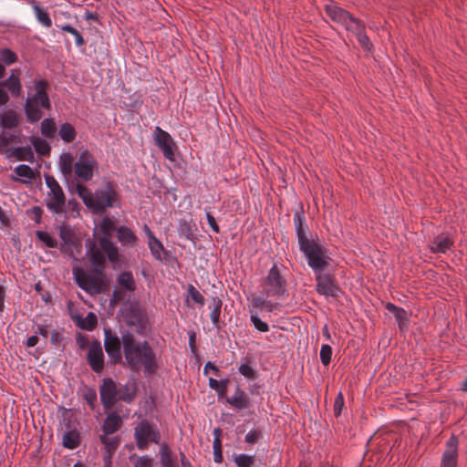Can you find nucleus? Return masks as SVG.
<instances>
[{
	"label": "nucleus",
	"instance_id": "nucleus-1",
	"mask_svg": "<svg viewBox=\"0 0 467 467\" xmlns=\"http://www.w3.org/2000/svg\"><path fill=\"white\" fill-rule=\"evenodd\" d=\"M122 348L125 362L131 370L142 369L148 376L156 373L159 368L157 355L146 339H138L130 331L123 330Z\"/></svg>",
	"mask_w": 467,
	"mask_h": 467
},
{
	"label": "nucleus",
	"instance_id": "nucleus-2",
	"mask_svg": "<svg viewBox=\"0 0 467 467\" xmlns=\"http://www.w3.org/2000/svg\"><path fill=\"white\" fill-rule=\"evenodd\" d=\"M77 194L93 214H103L107 209L120 207L121 201L112 182L102 181L92 192L84 183L77 185Z\"/></svg>",
	"mask_w": 467,
	"mask_h": 467
},
{
	"label": "nucleus",
	"instance_id": "nucleus-3",
	"mask_svg": "<svg viewBox=\"0 0 467 467\" xmlns=\"http://www.w3.org/2000/svg\"><path fill=\"white\" fill-rule=\"evenodd\" d=\"M47 86V80L36 78L32 85L26 87L28 91L23 108L26 121L30 124L38 122L43 118L44 111L51 109Z\"/></svg>",
	"mask_w": 467,
	"mask_h": 467
},
{
	"label": "nucleus",
	"instance_id": "nucleus-4",
	"mask_svg": "<svg viewBox=\"0 0 467 467\" xmlns=\"http://www.w3.org/2000/svg\"><path fill=\"white\" fill-rule=\"evenodd\" d=\"M317 236L297 235L299 249L314 274L325 271L331 261L327 247L315 238Z\"/></svg>",
	"mask_w": 467,
	"mask_h": 467
},
{
	"label": "nucleus",
	"instance_id": "nucleus-5",
	"mask_svg": "<svg viewBox=\"0 0 467 467\" xmlns=\"http://www.w3.org/2000/svg\"><path fill=\"white\" fill-rule=\"evenodd\" d=\"M262 294L266 297L281 298L286 296V280L276 265L268 271L262 281Z\"/></svg>",
	"mask_w": 467,
	"mask_h": 467
},
{
	"label": "nucleus",
	"instance_id": "nucleus-6",
	"mask_svg": "<svg viewBox=\"0 0 467 467\" xmlns=\"http://www.w3.org/2000/svg\"><path fill=\"white\" fill-rule=\"evenodd\" d=\"M134 440L137 448L144 451L148 449L150 443H160L161 433L155 423L141 420L134 428Z\"/></svg>",
	"mask_w": 467,
	"mask_h": 467
},
{
	"label": "nucleus",
	"instance_id": "nucleus-7",
	"mask_svg": "<svg viewBox=\"0 0 467 467\" xmlns=\"http://www.w3.org/2000/svg\"><path fill=\"white\" fill-rule=\"evenodd\" d=\"M98 166V161L88 150L81 151L76 161L73 171L74 179L81 181V183L91 181Z\"/></svg>",
	"mask_w": 467,
	"mask_h": 467
},
{
	"label": "nucleus",
	"instance_id": "nucleus-8",
	"mask_svg": "<svg viewBox=\"0 0 467 467\" xmlns=\"http://www.w3.org/2000/svg\"><path fill=\"white\" fill-rule=\"evenodd\" d=\"M76 161L71 152H62L57 160V171L61 174V180L67 188L68 191H77V185H81L78 182H76L73 176Z\"/></svg>",
	"mask_w": 467,
	"mask_h": 467
},
{
	"label": "nucleus",
	"instance_id": "nucleus-9",
	"mask_svg": "<svg viewBox=\"0 0 467 467\" xmlns=\"http://www.w3.org/2000/svg\"><path fill=\"white\" fill-rule=\"evenodd\" d=\"M122 332L120 337L110 328H104V348L112 365L120 364L123 358Z\"/></svg>",
	"mask_w": 467,
	"mask_h": 467
},
{
	"label": "nucleus",
	"instance_id": "nucleus-10",
	"mask_svg": "<svg viewBox=\"0 0 467 467\" xmlns=\"http://www.w3.org/2000/svg\"><path fill=\"white\" fill-rule=\"evenodd\" d=\"M22 95V83L18 75L11 73L5 79L0 81V107L5 106L10 97L17 99Z\"/></svg>",
	"mask_w": 467,
	"mask_h": 467
},
{
	"label": "nucleus",
	"instance_id": "nucleus-11",
	"mask_svg": "<svg viewBox=\"0 0 467 467\" xmlns=\"http://www.w3.org/2000/svg\"><path fill=\"white\" fill-rule=\"evenodd\" d=\"M152 138L155 145L162 151L164 158L169 161H173L176 146L170 133L163 130L159 126H156L152 133Z\"/></svg>",
	"mask_w": 467,
	"mask_h": 467
},
{
	"label": "nucleus",
	"instance_id": "nucleus-12",
	"mask_svg": "<svg viewBox=\"0 0 467 467\" xmlns=\"http://www.w3.org/2000/svg\"><path fill=\"white\" fill-rule=\"evenodd\" d=\"M39 242L47 247H59L65 252L73 253V247H76L78 242L76 235H36Z\"/></svg>",
	"mask_w": 467,
	"mask_h": 467
},
{
	"label": "nucleus",
	"instance_id": "nucleus-13",
	"mask_svg": "<svg viewBox=\"0 0 467 467\" xmlns=\"http://www.w3.org/2000/svg\"><path fill=\"white\" fill-rule=\"evenodd\" d=\"M119 384L111 378H103L99 386V398L105 410L118 401Z\"/></svg>",
	"mask_w": 467,
	"mask_h": 467
},
{
	"label": "nucleus",
	"instance_id": "nucleus-14",
	"mask_svg": "<svg viewBox=\"0 0 467 467\" xmlns=\"http://www.w3.org/2000/svg\"><path fill=\"white\" fill-rule=\"evenodd\" d=\"M97 236L93 235L92 239L88 238L87 240V254L88 255L94 274L103 275L106 267V258L104 254L96 247Z\"/></svg>",
	"mask_w": 467,
	"mask_h": 467
},
{
	"label": "nucleus",
	"instance_id": "nucleus-15",
	"mask_svg": "<svg viewBox=\"0 0 467 467\" xmlns=\"http://www.w3.org/2000/svg\"><path fill=\"white\" fill-rule=\"evenodd\" d=\"M316 290L325 297H337L341 293L333 277L323 272L315 273Z\"/></svg>",
	"mask_w": 467,
	"mask_h": 467
},
{
	"label": "nucleus",
	"instance_id": "nucleus-16",
	"mask_svg": "<svg viewBox=\"0 0 467 467\" xmlns=\"http://www.w3.org/2000/svg\"><path fill=\"white\" fill-rule=\"evenodd\" d=\"M87 362L97 374H100L104 369L105 356L101 343L98 339L93 340L89 346L87 353Z\"/></svg>",
	"mask_w": 467,
	"mask_h": 467
},
{
	"label": "nucleus",
	"instance_id": "nucleus-17",
	"mask_svg": "<svg viewBox=\"0 0 467 467\" xmlns=\"http://www.w3.org/2000/svg\"><path fill=\"white\" fill-rule=\"evenodd\" d=\"M327 14L334 22L343 26L348 31L352 29L356 22L359 21L349 12L337 5H327Z\"/></svg>",
	"mask_w": 467,
	"mask_h": 467
},
{
	"label": "nucleus",
	"instance_id": "nucleus-18",
	"mask_svg": "<svg viewBox=\"0 0 467 467\" xmlns=\"http://www.w3.org/2000/svg\"><path fill=\"white\" fill-rule=\"evenodd\" d=\"M459 439L452 434L446 441V449L442 453L441 467H457Z\"/></svg>",
	"mask_w": 467,
	"mask_h": 467
},
{
	"label": "nucleus",
	"instance_id": "nucleus-19",
	"mask_svg": "<svg viewBox=\"0 0 467 467\" xmlns=\"http://www.w3.org/2000/svg\"><path fill=\"white\" fill-rule=\"evenodd\" d=\"M66 203V196L62 188H56L48 192L46 197L47 208L52 213H61Z\"/></svg>",
	"mask_w": 467,
	"mask_h": 467
},
{
	"label": "nucleus",
	"instance_id": "nucleus-20",
	"mask_svg": "<svg viewBox=\"0 0 467 467\" xmlns=\"http://www.w3.org/2000/svg\"><path fill=\"white\" fill-rule=\"evenodd\" d=\"M225 401L238 410H244L250 405V398L248 394L239 386L235 388L234 392L231 397H227L225 399Z\"/></svg>",
	"mask_w": 467,
	"mask_h": 467
},
{
	"label": "nucleus",
	"instance_id": "nucleus-21",
	"mask_svg": "<svg viewBox=\"0 0 467 467\" xmlns=\"http://www.w3.org/2000/svg\"><path fill=\"white\" fill-rule=\"evenodd\" d=\"M119 217L120 215L119 213H116V215L109 213L104 214L99 222L96 223L93 234H97V227L99 228L101 234H111V232L117 229L118 223H119Z\"/></svg>",
	"mask_w": 467,
	"mask_h": 467
},
{
	"label": "nucleus",
	"instance_id": "nucleus-22",
	"mask_svg": "<svg viewBox=\"0 0 467 467\" xmlns=\"http://www.w3.org/2000/svg\"><path fill=\"white\" fill-rule=\"evenodd\" d=\"M148 236V244L153 257L160 262H168L170 254L165 250L162 243L156 238V235Z\"/></svg>",
	"mask_w": 467,
	"mask_h": 467
},
{
	"label": "nucleus",
	"instance_id": "nucleus-23",
	"mask_svg": "<svg viewBox=\"0 0 467 467\" xmlns=\"http://www.w3.org/2000/svg\"><path fill=\"white\" fill-rule=\"evenodd\" d=\"M137 390V384L133 379L127 381L123 385L119 384L118 401L130 403L136 397Z\"/></svg>",
	"mask_w": 467,
	"mask_h": 467
},
{
	"label": "nucleus",
	"instance_id": "nucleus-24",
	"mask_svg": "<svg viewBox=\"0 0 467 467\" xmlns=\"http://www.w3.org/2000/svg\"><path fill=\"white\" fill-rule=\"evenodd\" d=\"M99 243L101 252L106 254L111 263H116L119 258V251L116 244L110 240L111 235H99Z\"/></svg>",
	"mask_w": 467,
	"mask_h": 467
},
{
	"label": "nucleus",
	"instance_id": "nucleus-25",
	"mask_svg": "<svg viewBox=\"0 0 467 467\" xmlns=\"http://www.w3.org/2000/svg\"><path fill=\"white\" fill-rule=\"evenodd\" d=\"M453 241L449 235H434L429 247L432 253L445 254L450 250Z\"/></svg>",
	"mask_w": 467,
	"mask_h": 467
},
{
	"label": "nucleus",
	"instance_id": "nucleus-26",
	"mask_svg": "<svg viewBox=\"0 0 467 467\" xmlns=\"http://www.w3.org/2000/svg\"><path fill=\"white\" fill-rule=\"evenodd\" d=\"M20 124V115L15 109H7L0 114V126L3 130L16 129Z\"/></svg>",
	"mask_w": 467,
	"mask_h": 467
},
{
	"label": "nucleus",
	"instance_id": "nucleus-27",
	"mask_svg": "<svg viewBox=\"0 0 467 467\" xmlns=\"http://www.w3.org/2000/svg\"><path fill=\"white\" fill-rule=\"evenodd\" d=\"M8 158H15L17 161H33L35 155L31 146L10 147L6 150Z\"/></svg>",
	"mask_w": 467,
	"mask_h": 467
},
{
	"label": "nucleus",
	"instance_id": "nucleus-28",
	"mask_svg": "<svg viewBox=\"0 0 467 467\" xmlns=\"http://www.w3.org/2000/svg\"><path fill=\"white\" fill-rule=\"evenodd\" d=\"M122 425V420L120 416L112 411L107 415L104 420V422L101 426V430L103 431L102 434H113L116 432Z\"/></svg>",
	"mask_w": 467,
	"mask_h": 467
},
{
	"label": "nucleus",
	"instance_id": "nucleus-29",
	"mask_svg": "<svg viewBox=\"0 0 467 467\" xmlns=\"http://www.w3.org/2000/svg\"><path fill=\"white\" fill-rule=\"evenodd\" d=\"M14 172L17 177H12L13 181H20L23 183H30L35 178L33 169L27 164H19L14 169Z\"/></svg>",
	"mask_w": 467,
	"mask_h": 467
},
{
	"label": "nucleus",
	"instance_id": "nucleus-30",
	"mask_svg": "<svg viewBox=\"0 0 467 467\" xmlns=\"http://www.w3.org/2000/svg\"><path fill=\"white\" fill-rule=\"evenodd\" d=\"M356 35V37L361 47L366 50H370L372 44L367 34L365 33V25L362 21L356 22V25L352 26L350 30Z\"/></svg>",
	"mask_w": 467,
	"mask_h": 467
},
{
	"label": "nucleus",
	"instance_id": "nucleus-31",
	"mask_svg": "<svg viewBox=\"0 0 467 467\" xmlns=\"http://www.w3.org/2000/svg\"><path fill=\"white\" fill-rule=\"evenodd\" d=\"M87 285V293L89 295L102 293L105 285L102 275L88 274Z\"/></svg>",
	"mask_w": 467,
	"mask_h": 467
},
{
	"label": "nucleus",
	"instance_id": "nucleus-32",
	"mask_svg": "<svg viewBox=\"0 0 467 467\" xmlns=\"http://www.w3.org/2000/svg\"><path fill=\"white\" fill-rule=\"evenodd\" d=\"M30 3L37 22L47 28L50 27L52 26V20L48 13L41 7L36 0H31Z\"/></svg>",
	"mask_w": 467,
	"mask_h": 467
},
{
	"label": "nucleus",
	"instance_id": "nucleus-33",
	"mask_svg": "<svg viewBox=\"0 0 467 467\" xmlns=\"http://www.w3.org/2000/svg\"><path fill=\"white\" fill-rule=\"evenodd\" d=\"M80 444V435L77 430H71L63 434L62 445L63 447L74 450Z\"/></svg>",
	"mask_w": 467,
	"mask_h": 467
},
{
	"label": "nucleus",
	"instance_id": "nucleus-34",
	"mask_svg": "<svg viewBox=\"0 0 467 467\" xmlns=\"http://www.w3.org/2000/svg\"><path fill=\"white\" fill-rule=\"evenodd\" d=\"M81 398L85 400L87 405L89 407L91 410H95L97 407V391L94 388L89 386H84L80 389Z\"/></svg>",
	"mask_w": 467,
	"mask_h": 467
},
{
	"label": "nucleus",
	"instance_id": "nucleus-35",
	"mask_svg": "<svg viewBox=\"0 0 467 467\" xmlns=\"http://www.w3.org/2000/svg\"><path fill=\"white\" fill-rule=\"evenodd\" d=\"M29 140L37 154L47 156L50 153L51 147L45 139L31 136Z\"/></svg>",
	"mask_w": 467,
	"mask_h": 467
},
{
	"label": "nucleus",
	"instance_id": "nucleus-36",
	"mask_svg": "<svg viewBox=\"0 0 467 467\" xmlns=\"http://www.w3.org/2000/svg\"><path fill=\"white\" fill-rule=\"evenodd\" d=\"M60 139L66 142H72L77 136L75 128L68 122L62 123L58 130Z\"/></svg>",
	"mask_w": 467,
	"mask_h": 467
},
{
	"label": "nucleus",
	"instance_id": "nucleus-37",
	"mask_svg": "<svg viewBox=\"0 0 467 467\" xmlns=\"http://www.w3.org/2000/svg\"><path fill=\"white\" fill-rule=\"evenodd\" d=\"M117 281L119 285L124 287L127 291L133 292L136 289L133 275L130 271L121 272L118 275Z\"/></svg>",
	"mask_w": 467,
	"mask_h": 467
},
{
	"label": "nucleus",
	"instance_id": "nucleus-38",
	"mask_svg": "<svg viewBox=\"0 0 467 467\" xmlns=\"http://www.w3.org/2000/svg\"><path fill=\"white\" fill-rule=\"evenodd\" d=\"M213 461L216 463H221L223 460V451H222V441L220 439L221 430L216 428L213 430Z\"/></svg>",
	"mask_w": 467,
	"mask_h": 467
},
{
	"label": "nucleus",
	"instance_id": "nucleus-39",
	"mask_svg": "<svg viewBox=\"0 0 467 467\" xmlns=\"http://www.w3.org/2000/svg\"><path fill=\"white\" fill-rule=\"evenodd\" d=\"M198 231V227L195 222L189 217L184 216L179 220L178 232L179 234H194Z\"/></svg>",
	"mask_w": 467,
	"mask_h": 467
},
{
	"label": "nucleus",
	"instance_id": "nucleus-40",
	"mask_svg": "<svg viewBox=\"0 0 467 467\" xmlns=\"http://www.w3.org/2000/svg\"><path fill=\"white\" fill-rule=\"evenodd\" d=\"M109 434L99 435V441L104 445L107 452L110 455L115 451L119 444L120 438L119 436L109 437Z\"/></svg>",
	"mask_w": 467,
	"mask_h": 467
},
{
	"label": "nucleus",
	"instance_id": "nucleus-41",
	"mask_svg": "<svg viewBox=\"0 0 467 467\" xmlns=\"http://www.w3.org/2000/svg\"><path fill=\"white\" fill-rule=\"evenodd\" d=\"M213 306L211 309L209 316H210V318H211V321H212L213 327L215 328H219V321H220V317H221V309H222L223 302L217 296L213 297Z\"/></svg>",
	"mask_w": 467,
	"mask_h": 467
},
{
	"label": "nucleus",
	"instance_id": "nucleus-42",
	"mask_svg": "<svg viewBox=\"0 0 467 467\" xmlns=\"http://www.w3.org/2000/svg\"><path fill=\"white\" fill-rule=\"evenodd\" d=\"M56 123L54 119L45 118L41 121L40 130L45 138L52 139L56 134Z\"/></svg>",
	"mask_w": 467,
	"mask_h": 467
},
{
	"label": "nucleus",
	"instance_id": "nucleus-43",
	"mask_svg": "<svg viewBox=\"0 0 467 467\" xmlns=\"http://www.w3.org/2000/svg\"><path fill=\"white\" fill-rule=\"evenodd\" d=\"M238 371L241 375L249 380H254L257 378V372L255 368L251 366L247 358H245V362L239 366Z\"/></svg>",
	"mask_w": 467,
	"mask_h": 467
},
{
	"label": "nucleus",
	"instance_id": "nucleus-44",
	"mask_svg": "<svg viewBox=\"0 0 467 467\" xmlns=\"http://www.w3.org/2000/svg\"><path fill=\"white\" fill-rule=\"evenodd\" d=\"M294 224L296 234H306L308 231L307 224L303 211H296L294 214Z\"/></svg>",
	"mask_w": 467,
	"mask_h": 467
},
{
	"label": "nucleus",
	"instance_id": "nucleus-45",
	"mask_svg": "<svg viewBox=\"0 0 467 467\" xmlns=\"http://www.w3.org/2000/svg\"><path fill=\"white\" fill-rule=\"evenodd\" d=\"M400 330H407L410 325V315L404 308H400L394 315Z\"/></svg>",
	"mask_w": 467,
	"mask_h": 467
},
{
	"label": "nucleus",
	"instance_id": "nucleus-46",
	"mask_svg": "<svg viewBox=\"0 0 467 467\" xmlns=\"http://www.w3.org/2000/svg\"><path fill=\"white\" fill-rule=\"evenodd\" d=\"M160 458L162 467H174L173 459L167 444L163 443L160 448Z\"/></svg>",
	"mask_w": 467,
	"mask_h": 467
},
{
	"label": "nucleus",
	"instance_id": "nucleus-47",
	"mask_svg": "<svg viewBox=\"0 0 467 467\" xmlns=\"http://www.w3.org/2000/svg\"><path fill=\"white\" fill-rule=\"evenodd\" d=\"M229 380L228 379H221L220 380L213 378L209 379V387L214 389L219 397H222L226 392V388Z\"/></svg>",
	"mask_w": 467,
	"mask_h": 467
},
{
	"label": "nucleus",
	"instance_id": "nucleus-48",
	"mask_svg": "<svg viewBox=\"0 0 467 467\" xmlns=\"http://www.w3.org/2000/svg\"><path fill=\"white\" fill-rule=\"evenodd\" d=\"M17 55L8 47L0 48V61L5 66H10L16 63Z\"/></svg>",
	"mask_w": 467,
	"mask_h": 467
},
{
	"label": "nucleus",
	"instance_id": "nucleus-49",
	"mask_svg": "<svg viewBox=\"0 0 467 467\" xmlns=\"http://www.w3.org/2000/svg\"><path fill=\"white\" fill-rule=\"evenodd\" d=\"M98 324L97 317L94 313L89 312L86 317L78 323V326L84 330L92 331Z\"/></svg>",
	"mask_w": 467,
	"mask_h": 467
},
{
	"label": "nucleus",
	"instance_id": "nucleus-50",
	"mask_svg": "<svg viewBox=\"0 0 467 467\" xmlns=\"http://www.w3.org/2000/svg\"><path fill=\"white\" fill-rule=\"evenodd\" d=\"M234 462L238 467H251L254 463V455L246 453L234 454Z\"/></svg>",
	"mask_w": 467,
	"mask_h": 467
},
{
	"label": "nucleus",
	"instance_id": "nucleus-51",
	"mask_svg": "<svg viewBox=\"0 0 467 467\" xmlns=\"http://www.w3.org/2000/svg\"><path fill=\"white\" fill-rule=\"evenodd\" d=\"M250 321L259 332L265 333L269 330L268 324L260 318L257 312L250 310Z\"/></svg>",
	"mask_w": 467,
	"mask_h": 467
},
{
	"label": "nucleus",
	"instance_id": "nucleus-52",
	"mask_svg": "<svg viewBox=\"0 0 467 467\" xmlns=\"http://www.w3.org/2000/svg\"><path fill=\"white\" fill-rule=\"evenodd\" d=\"M59 28L61 31L69 33L73 36V37L75 38V44L78 47L84 46L85 39L82 36V35L75 27L67 24V25L59 26Z\"/></svg>",
	"mask_w": 467,
	"mask_h": 467
},
{
	"label": "nucleus",
	"instance_id": "nucleus-53",
	"mask_svg": "<svg viewBox=\"0 0 467 467\" xmlns=\"http://www.w3.org/2000/svg\"><path fill=\"white\" fill-rule=\"evenodd\" d=\"M263 431L254 428L245 434L244 442L248 445H254L263 439Z\"/></svg>",
	"mask_w": 467,
	"mask_h": 467
},
{
	"label": "nucleus",
	"instance_id": "nucleus-54",
	"mask_svg": "<svg viewBox=\"0 0 467 467\" xmlns=\"http://www.w3.org/2000/svg\"><path fill=\"white\" fill-rule=\"evenodd\" d=\"M88 274L84 273L81 270L73 271V279L76 284L85 292H87Z\"/></svg>",
	"mask_w": 467,
	"mask_h": 467
},
{
	"label": "nucleus",
	"instance_id": "nucleus-55",
	"mask_svg": "<svg viewBox=\"0 0 467 467\" xmlns=\"http://www.w3.org/2000/svg\"><path fill=\"white\" fill-rule=\"evenodd\" d=\"M143 322L144 315L139 309L131 311V313L127 316V324L129 326H141Z\"/></svg>",
	"mask_w": 467,
	"mask_h": 467
},
{
	"label": "nucleus",
	"instance_id": "nucleus-56",
	"mask_svg": "<svg viewBox=\"0 0 467 467\" xmlns=\"http://www.w3.org/2000/svg\"><path fill=\"white\" fill-rule=\"evenodd\" d=\"M319 356L322 365L325 367L328 366L332 358V348L327 344H323L320 348Z\"/></svg>",
	"mask_w": 467,
	"mask_h": 467
},
{
	"label": "nucleus",
	"instance_id": "nucleus-57",
	"mask_svg": "<svg viewBox=\"0 0 467 467\" xmlns=\"http://www.w3.org/2000/svg\"><path fill=\"white\" fill-rule=\"evenodd\" d=\"M188 298L192 299L194 303L203 306L204 305V297L192 285H190L188 286Z\"/></svg>",
	"mask_w": 467,
	"mask_h": 467
},
{
	"label": "nucleus",
	"instance_id": "nucleus-58",
	"mask_svg": "<svg viewBox=\"0 0 467 467\" xmlns=\"http://www.w3.org/2000/svg\"><path fill=\"white\" fill-rule=\"evenodd\" d=\"M344 397H343V394L342 392H339L337 394V396L336 397L335 399V402H334V415L335 417H339L341 412H342V409L344 407Z\"/></svg>",
	"mask_w": 467,
	"mask_h": 467
},
{
	"label": "nucleus",
	"instance_id": "nucleus-59",
	"mask_svg": "<svg viewBox=\"0 0 467 467\" xmlns=\"http://www.w3.org/2000/svg\"><path fill=\"white\" fill-rule=\"evenodd\" d=\"M43 210L39 206H34L29 212L28 216L35 223H39L42 217Z\"/></svg>",
	"mask_w": 467,
	"mask_h": 467
},
{
	"label": "nucleus",
	"instance_id": "nucleus-60",
	"mask_svg": "<svg viewBox=\"0 0 467 467\" xmlns=\"http://www.w3.org/2000/svg\"><path fill=\"white\" fill-rule=\"evenodd\" d=\"M44 179H45L46 185L49 189V191L61 187L59 185L58 182L56 180V178L52 175L45 174Z\"/></svg>",
	"mask_w": 467,
	"mask_h": 467
},
{
	"label": "nucleus",
	"instance_id": "nucleus-61",
	"mask_svg": "<svg viewBox=\"0 0 467 467\" xmlns=\"http://www.w3.org/2000/svg\"><path fill=\"white\" fill-rule=\"evenodd\" d=\"M152 458L150 455L140 456L135 462V467H151Z\"/></svg>",
	"mask_w": 467,
	"mask_h": 467
},
{
	"label": "nucleus",
	"instance_id": "nucleus-62",
	"mask_svg": "<svg viewBox=\"0 0 467 467\" xmlns=\"http://www.w3.org/2000/svg\"><path fill=\"white\" fill-rule=\"evenodd\" d=\"M205 216L211 230L217 233L219 231V226L215 218L211 214V213L208 212H206Z\"/></svg>",
	"mask_w": 467,
	"mask_h": 467
},
{
	"label": "nucleus",
	"instance_id": "nucleus-63",
	"mask_svg": "<svg viewBox=\"0 0 467 467\" xmlns=\"http://www.w3.org/2000/svg\"><path fill=\"white\" fill-rule=\"evenodd\" d=\"M265 304L271 305V303L266 302V300L263 296H254L252 299V305L254 307L262 309L265 307Z\"/></svg>",
	"mask_w": 467,
	"mask_h": 467
},
{
	"label": "nucleus",
	"instance_id": "nucleus-64",
	"mask_svg": "<svg viewBox=\"0 0 467 467\" xmlns=\"http://www.w3.org/2000/svg\"><path fill=\"white\" fill-rule=\"evenodd\" d=\"M63 340V335L57 331L53 330L50 335V342L52 345L57 346Z\"/></svg>",
	"mask_w": 467,
	"mask_h": 467
}]
</instances>
